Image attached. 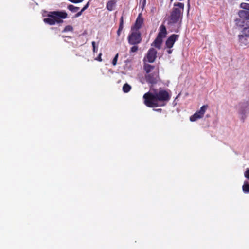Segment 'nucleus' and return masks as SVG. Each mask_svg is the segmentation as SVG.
Instances as JSON below:
<instances>
[{
  "label": "nucleus",
  "instance_id": "1",
  "mask_svg": "<svg viewBox=\"0 0 249 249\" xmlns=\"http://www.w3.org/2000/svg\"><path fill=\"white\" fill-rule=\"evenodd\" d=\"M144 103L150 107H162L166 105L170 99L171 95L165 90L160 89L154 90L153 93L147 92L143 97Z\"/></svg>",
  "mask_w": 249,
  "mask_h": 249
},
{
  "label": "nucleus",
  "instance_id": "2",
  "mask_svg": "<svg viewBox=\"0 0 249 249\" xmlns=\"http://www.w3.org/2000/svg\"><path fill=\"white\" fill-rule=\"evenodd\" d=\"M174 6L178 7L174 8L171 13L169 18V22L174 24L178 22L182 18L184 11V4L182 3H175Z\"/></svg>",
  "mask_w": 249,
  "mask_h": 249
},
{
  "label": "nucleus",
  "instance_id": "3",
  "mask_svg": "<svg viewBox=\"0 0 249 249\" xmlns=\"http://www.w3.org/2000/svg\"><path fill=\"white\" fill-rule=\"evenodd\" d=\"M67 16V14L65 12H53L51 15L48 14V24L54 25L62 23L63 21L61 18H66Z\"/></svg>",
  "mask_w": 249,
  "mask_h": 249
},
{
  "label": "nucleus",
  "instance_id": "4",
  "mask_svg": "<svg viewBox=\"0 0 249 249\" xmlns=\"http://www.w3.org/2000/svg\"><path fill=\"white\" fill-rule=\"evenodd\" d=\"M128 41L130 45H137L142 41L141 34L139 30L131 28L127 37Z\"/></svg>",
  "mask_w": 249,
  "mask_h": 249
},
{
  "label": "nucleus",
  "instance_id": "5",
  "mask_svg": "<svg viewBox=\"0 0 249 249\" xmlns=\"http://www.w3.org/2000/svg\"><path fill=\"white\" fill-rule=\"evenodd\" d=\"M167 34L165 26L163 25H161L159 28V32L158 36L152 44V45L154 46L159 49H160L163 38L166 37Z\"/></svg>",
  "mask_w": 249,
  "mask_h": 249
},
{
  "label": "nucleus",
  "instance_id": "6",
  "mask_svg": "<svg viewBox=\"0 0 249 249\" xmlns=\"http://www.w3.org/2000/svg\"><path fill=\"white\" fill-rule=\"evenodd\" d=\"M238 112L240 115L241 119L244 122L249 112V103L248 102H245L240 103L239 104Z\"/></svg>",
  "mask_w": 249,
  "mask_h": 249
},
{
  "label": "nucleus",
  "instance_id": "7",
  "mask_svg": "<svg viewBox=\"0 0 249 249\" xmlns=\"http://www.w3.org/2000/svg\"><path fill=\"white\" fill-rule=\"evenodd\" d=\"M145 79L147 83L151 85L152 86L154 84L157 83L159 80V71L158 70L153 71L150 74H145Z\"/></svg>",
  "mask_w": 249,
  "mask_h": 249
},
{
  "label": "nucleus",
  "instance_id": "8",
  "mask_svg": "<svg viewBox=\"0 0 249 249\" xmlns=\"http://www.w3.org/2000/svg\"><path fill=\"white\" fill-rule=\"evenodd\" d=\"M240 42L245 45L249 44V27H245L242 30V34L239 35Z\"/></svg>",
  "mask_w": 249,
  "mask_h": 249
},
{
  "label": "nucleus",
  "instance_id": "9",
  "mask_svg": "<svg viewBox=\"0 0 249 249\" xmlns=\"http://www.w3.org/2000/svg\"><path fill=\"white\" fill-rule=\"evenodd\" d=\"M207 108V105H203L202 106L199 111L196 112L194 115L190 116V120L192 122H194L202 118Z\"/></svg>",
  "mask_w": 249,
  "mask_h": 249
},
{
  "label": "nucleus",
  "instance_id": "10",
  "mask_svg": "<svg viewBox=\"0 0 249 249\" xmlns=\"http://www.w3.org/2000/svg\"><path fill=\"white\" fill-rule=\"evenodd\" d=\"M157 51L152 48H150L147 53V56H146V59L147 61L149 63H153L154 62L157 56Z\"/></svg>",
  "mask_w": 249,
  "mask_h": 249
},
{
  "label": "nucleus",
  "instance_id": "11",
  "mask_svg": "<svg viewBox=\"0 0 249 249\" xmlns=\"http://www.w3.org/2000/svg\"><path fill=\"white\" fill-rule=\"evenodd\" d=\"M179 37L178 35L173 34L169 37L168 38L166 41V46L167 48H171L175 41L178 39Z\"/></svg>",
  "mask_w": 249,
  "mask_h": 249
},
{
  "label": "nucleus",
  "instance_id": "12",
  "mask_svg": "<svg viewBox=\"0 0 249 249\" xmlns=\"http://www.w3.org/2000/svg\"><path fill=\"white\" fill-rule=\"evenodd\" d=\"M142 23L143 20L142 18L141 17L140 15H139L136 19L135 25H134V26L132 27L131 28H134L135 30H139V29L141 27Z\"/></svg>",
  "mask_w": 249,
  "mask_h": 249
},
{
  "label": "nucleus",
  "instance_id": "13",
  "mask_svg": "<svg viewBox=\"0 0 249 249\" xmlns=\"http://www.w3.org/2000/svg\"><path fill=\"white\" fill-rule=\"evenodd\" d=\"M238 15L243 19L249 20V11L246 10H240L238 12Z\"/></svg>",
  "mask_w": 249,
  "mask_h": 249
},
{
  "label": "nucleus",
  "instance_id": "14",
  "mask_svg": "<svg viewBox=\"0 0 249 249\" xmlns=\"http://www.w3.org/2000/svg\"><path fill=\"white\" fill-rule=\"evenodd\" d=\"M238 15L243 19L249 20V11L246 10H240L238 12Z\"/></svg>",
  "mask_w": 249,
  "mask_h": 249
},
{
  "label": "nucleus",
  "instance_id": "15",
  "mask_svg": "<svg viewBox=\"0 0 249 249\" xmlns=\"http://www.w3.org/2000/svg\"><path fill=\"white\" fill-rule=\"evenodd\" d=\"M143 69L146 71L145 74H150L155 68L154 66H152L149 64L146 63L145 62H144Z\"/></svg>",
  "mask_w": 249,
  "mask_h": 249
},
{
  "label": "nucleus",
  "instance_id": "16",
  "mask_svg": "<svg viewBox=\"0 0 249 249\" xmlns=\"http://www.w3.org/2000/svg\"><path fill=\"white\" fill-rule=\"evenodd\" d=\"M115 6V2L113 0L108 1L107 4V8L108 10L111 11L114 9Z\"/></svg>",
  "mask_w": 249,
  "mask_h": 249
},
{
  "label": "nucleus",
  "instance_id": "17",
  "mask_svg": "<svg viewBox=\"0 0 249 249\" xmlns=\"http://www.w3.org/2000/svg\"><path fill=\"white\" fill-rule=\"evenodd\" d=\"M243 191L245 193H249V184L248 182L245 181L242 186Z\"/></svg>",
  "mask_w": 249,
  "mask_h": 249
},
{
  "label": "nucleus",
  "instance_id": "18",
  "mask_svg": "<svg viewBox=\"0 0 249 249\" xmlns=\"http://www.w3.org/2000/svg\"><path fill=\"white\" fill-rule=\"evenodd\" d=\"M131 89V87L127 83H125L123 87V90L125 93L128 92Z\"/></svg>",
  "mask_w": 249,
  "mask_h": 249
},
{
  "label": "nucleus",
  "instance_id": "19",
  "mask_svg": "<svg viewBox=\"0 0 249 249\" xmlns=\"http://www.w3.org/2000/svg\"><path fill=\"white\" fill-rule=\"evenodd\" d=\"M68 9L72 12H76L79 9V8L75 7L73 5H69L68 6Z\"/></svg>",
  "mask_w": 249,
  "mask_h": 249
},
{
  "label": "nucleus",
  "instance_id": "20",
  "mask_svg": "<svg viewBox=\"0 0 249 249\" xmlns=\"http://www.w3.org/2000/svg\"><path fill=\"white\" fill-rule=\"evenodd\" d=\"M240 7L247 11H249V4L246 3H242L240 4Z\"/></svg>",
  "mask_w": 249,
  "mask_h": 249
},
{
  "label": "nucleus",
  "instance_id": "21",
  "mask_svg": "<svg viewBox=\"0 0 249 249\" xmlns=\"http://www.w3.org/2000/svg\"><path fill=\"white\" fill-rule=\"evenodd\" d=\"M72 30H73V28L71 26L67 25L64 28L63 32H69V31H72Z\"/></svg>",
  "mask_w": 249,
  "mask_h": 249
},
{
  "label": "nucleus",
  "instance_id": "22",
  "mask_svg": "<svg viewBox=\"0 0 249 249\" xmlns=\"http://www.w3.org/2000/svg\"><path fill=\"white\" fill-rule=\"evenodd\" d=\"M133 45V46H132L130 49V53H135L138 51V47L137 46V45Z\"/></svg>",
  "mask_w": 249,
  "mask_h": 249
},
{
  "label": "nucleus",
  "instance_id": "23",
  "mask_svg": "<svg viewBox=\"0 0 249 249\" xmlns=\"http://www.w3.org/2000/svg\"><path fill=\"white\" fill-rule=\"evenodd\" d=\"M236 24L240 26H244V23L245 21L244 20L242 21L240 19H237L236 20Z\"/></svg>",
  "mask_w": 249,
  "mask_h": 249
},
{
  "label": "nucleus",
  "instance_id": "24",
  "mask_svg": "<svg viewBox=\"0 0 249 249\" xmlns=\"http://www.w3.org/2000/svg\"><path fill=\"white\" fill-rule=\"evenodd\" d=\"M124 27V21H123V17L122 16L120 19V25L119 27V29L122 30Z\"/></svg>",
  "mask_w": 249,
  "mask_h": 249
},
{
  "label": "nucleus",
  "instance_id": "25",
  "mask_svg": "<svg viewBox=\"0 0 249 249\" xmlns=\"http://www.w3.org/2000/svg\"><path fill=\"white\" fill-rule=\"evenodd\" d=\"M118 58V54L117 53L115 56L114 59H113L112 62V64L113 66H115L116 65Z\"/></svg>",
  "mask_w": 249,
  "mask_h": 249
},
{
  "label": "nucleus",
  "instance_id": "26",
  "mask_svg": "<svg viewBox=\"0 0 249 249\" xmlns=\"http://www.w3.org/2000/svg\"><path fill=\"white\" fill-rule=\"evenodd\" d=\"M92 45L93 47V52H97L98 50V48L96 46V43L94 41L92 42Z\"/></svg>",
  "mask_w": 249,
  "mask_h": 249
},
{
  "label": "nucleus",
  "instance_id": "27",
  "mask_svg": "<svg viewBox=\"0 0 249 249\" xmlns=\"http://www.w3.org/2000/svg\"><path fill=\"white\" fill-rule=\"evenodd\" d=\"M244 175L246 178H247L249 180V169H248L247 171L245 172Z\"/></svg>",
  "mask_w": 249,
  "mask_h": 249
},
{
  "label": "nucleus",
  "instance_id": "28",
  "mask_svg": "<svg viewBox=\"0 0 249 249\" xmlns=\"http://www.w3.org/2000/svg\"><path fill=\"white\" fill-rule=\"evenodd\" d=\"M89 2H88L84 7L82 9V11H84L86 9H87L89 7Z\"/></svg>",
  "mask_w": 249,
  "mask_h": 249
},
{
  "label": "nucleus",
  "instance_id": "29",
  "mask_svg": "<svg viewBox=\"0 0 249 249\" xmlns=\"http://www.w3.org/2000/svg\"><path fill=\"white\" fill-rule=\"evenodd\" d=\"M101 55H102V53H100L99 54L98 57L96 59L99 61H102Z\"/></svg>",
  "mask_w": 249,
  "mask_h": 249
},
{
  "label": "nucleus",
  "instance_id": "30",
  "mask_svg": "<svg viewBox=\"0 0 249 249\" xmlns=\"http://www.w3.org/2000/svg\"><path fill=\"white\" fill-rule=\"evenodd\" d=\"M83 12V11H82V10H81L80 12H78V13L76 14L75 17H79L80 16H81V14H82V12Z\"/></svg>",
  "mask_w": 249,
  "mask_h": 249
},
{
  "label": "nucleus",
  "instance_id": "31",
  "mask_svg": "<svg viewBox=\"0 0 249 249\" xmlns=\"http://www.w3.org/2000/svg\"><path fill=\"white\" fill-rule=\"evenodd\" d=\"M42 15L43 17H45L47 16V11H46L45 10H43L42 11Z\"/></svg>",
  "mask_w": 249,
  "mask_h": 249
},
{
  "label": "nucleus",
  "instance_id": "32",
  "mask_svg": "<svg viewBox=\"0 0 249 249\" xmlns=\"http://www.w3.org/2000/svg\"><path fill=\"white\" fill-rule=\"evenodd\" d=\"M171 49V48H170V49H168L167 50V53H168V54H171V53H172V49Z\"/></svg>",
  "mask_w": 249,
  "mask_h": 249
},
{
  "label": "nucleus",
  "instance_id": "33",
  "mask_svg": "<svg viewBox=\"0 0 249 249\" xmlns=\"http://www.w3.org/2000/svg\"><path fill=\"white\" fill-rule=\"evenodd\" d=\"M122 31V30H120V29H118V31H117V35H118V36H120V34H121V31Z\"/></svg>",
  "mask_w": 249,
  "mask_h": 249
},
{
  "label": "nucleus",
  "instance_id": "34",
  "mask_svg": "<svg viewBox=\"0 0 249 249\" xmlns=\"http://www.w3.org/2000/svg\"><path fill=\"white\" fill-rule=\"evenodd\" d=\"M43 21L45 23H47V18H45L43 19Z\"/></svg>",
  "mask_w": 249,
  "mask_h": 249
},
{
  "label": "nucleus",
  "instance_id": "35",
  "mask_svg": "<svg viewBox=\"0 0 249 249\" xmlns=\"http://www.w3.org/2000/svg\"><path fill=\"white\" fill-rule=\"evenodd\" d=\"M155 110H156V111H161V109H155Z\"/></svg>",
  "mask_w": 249,
  "mask_h": 249
},
{
  "label": "nucleus",
  "instance_id": "36",
  "mask_svg": "<svg viewBox=\"0 0 249 249\" xmlns=\"http://www.w3.org/2000/svg\"><path fill=\"white\" fill-rule=\"evenodd\" d=\"M189 1H190V0H188V7H190V3H189Z\"/></svg>",
  "mask_w": 249,
  "mask_h": 249
},
{
  "label": "nucleus",
  "instance_id": "37",
  "mask_svg": "<svg viewBox=\"0 0 249 249\" xmlns=\"http://www.w3.org/2000/svg\"><path fill=\"white\" fill-rule=\"evenodd\" d=\"M141 82H142V83L143 84L144 83V81H143L142 80H141Z\"/></svg>",
  "mask_w": 249,
  "mask_h": 249
},
{
  "label": "nucleus",
  "instance_id": "38",
  "mask_svg": "<svg viewBox=\"0 0 249 249\" xmlns=\"http://www.w3.org/2000/svg\"><path fill=\"white\" fill-rule=\"evenodd\" d=\"M150 89H151V90H152V88L151 87H150Z\"/></svg>",
  "mask_w": 249,
  "mask_h": 249
}]
</instances>
